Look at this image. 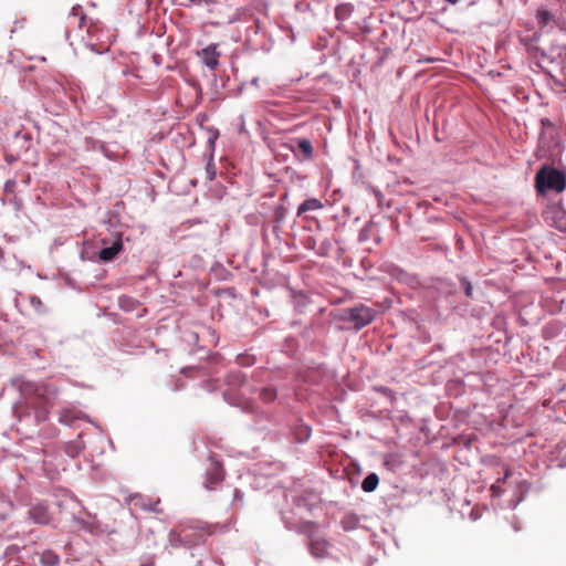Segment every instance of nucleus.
<instances>
[{"mask_svg":"<svg viewBox=\"0 0 566 566\" xmlns=\"http://www.w3.org/2000/svg\"><path fill=\"white\" fill-rule=\"evenodd\" d=\"M349 12V3H340L335 9V14L338 19H344Z\"/></svg>","mask_w":566,"mask_h":566,"instance_id":"nucleus-20","label":"nucleus"},{"mask_svg":"<svg viewBox=\"0 0 566 566\" xmlns=\"http://www.w3.org/2000/svg\"><path fill=\"white\" fill-rule=\"evenodd\" d=\"M552 224L559 231L566 232V211L560 209H553L551 212Z\"/></svg>","mask_w":566,"mask_h":566,"instance_id":"nucleus-13","label":"nucleus"},{"mask_svg":"<svg viewBox=\"0 0 566 566\" xmlns=\"http://www.w3.org/2000/svg\"><path fill=\"white\" fill-rule=\"evenodd\" d=\"M297 148L304 155L306 159L311 158L313 155V146L311 142L306 138L297 140Z\"/></svg>","mask_w":566,"mask_h":566,"instance_id":"nucleus-16","label":"nucleus"},{"mask_svg":"<svg viewBox=\"0 0 566 566\" xmlns=\"http://www.w3.org/2000/svg\"><path fill=\"white\" fill-rule=\"evenodd\" d=\"M473 293L472 285L469 282H465V294L467 296L471 297Z\"/></svg>","mask_w":566,"mask_h":566,"instance_id":"nucleus-25","label":"nucleus"},{"mask_svg":"<svg viewBox=\"0 0 566 566\" xmlns=\"http://www.w3.org/2000/svg\"><path fill=\"white\" fill-rule=\"evenodd\" d=\"M197 54L201 59L202 63L210 70H216L219 65L220 52L217 50V44H210Z\"/></svg>","mask_w":566,"mask_h":566,"instance_id":"nucleus-7","label":"nucleus"},{"mask_svg":"<svg viewBox=\"0 0 566 566\" xmlns=\"http://www.w3.org/2000/svg\"><path fill=\"white\" fill-rule=\"evenodd\" d=\"M377 311L365 305L357 304L353 307L340 310L338 319L342 322L352 323L355 329L359 331L365 326L371 324L376 318Z\"/></svg>","mask_w":566,"mask_h":566,"instance_id":"nucleus-4","label":"nucleus"},{"mask_svg":"<svg viewBox=\"0 0 566 566\" xmlns=\"http://www.w3.org/2000/svg\"><path fill=\"white\" fill-rule=\"evenodd\" d=\"M535 188L541 195L548 190L562 192L566 188V175L554 167L543 166L535 175Z\"/></svg>","mask_w":566,"mask_h":566,"instance_id":"nucleus-3","label":"nucleus"},{"mask_svg":"<svg viewBox=\"0 0 566 566\" xmlns=\"http://www.w3.org/2000/svg\"><path fill=\"white\" fill-rule=\"evenodd\" d=\"M310 434H311V430H310V428H308V427H306V426H303V427H301L300 436H298V438H297V439H298L300 441H305V440H307V439H308Z\"/></svg>","mask_w":566,"mask_h":566,"instance_id":"nucleus-23","label":"nucleus"},{"mask_svg":"<svg viewBox=\"0 0 566 566\" xmlns=\"http://www.w3.org/2000/svg\"><path fill=\"white\" fill-rule=\"evenodd\" d=\"M31 306L38 312L43 313L45 311L44 304L41 298L36 295H31L29 297Z\"/></svg>","mask_w":566,"mask_h":566,"instance_id":"nucleus-19","label":"nucleus"},{"mask_svg":"<svg viewBox=\"0 0 566 566\" xmlns=\"http://www.w3.org/2000/svg\"><path fill=\"white\" fill-rule=\"evenodd\" d=\"M15 186L14 180H8L4 185L6 191H12Z\"/></svg>","mask_w":566,"mask_h":566,"instance_id":"nucleus-24","label":"nucleus"},{"mask_svg":"<svg viewBox=\"0 0 566 566\" xmlns=\"http://www.w3.org/2000/svg\"><path fill=\"white\" fill-rule=\"evenodd\" d=\"M29 516L35 524L40 525L49 524L52 518L49 507L43 503L32 505L29 510Z\"/></svg>","mask_w":566,"mask_h":566,"instance_id":"nucleus-8","label":"nucleus"},{"mask_svg":"<svg viewBox=\"0 0 566 566\" xmlns=\"http://www.w3.org/2000/svg\"><path fill=\"white\" fill-rule=\"evenodd\" d=\"M43 563L49 566H54L59 563V556L53 553H48L43 557Z\"/></svg>","mask_w":566,"mask_h":566,"instance_id":"nucleus-22","label":"nucleus"},{"mask_svg":"<svg viewBox=\"0 0 566 566\" xmlns=\"http://www.w3.org/2000/svg\"><path fill=\"white\" fill-rule=\"evenodd\" d=\"M323 208V203L321 200L316 198H311L305 200L300 207L297 208V216H301L308 211H315Z\"/></svg>","mask_w":566,"mask_h":566,"instance_id":"nucleus-14","label":"nucleus"},{"mask_svg":"<svg viewBox=\"0 0 566 566\" xmlns=\"http://www.w3.org/2000/svg\"><path fill=\"white\" fill-rule=\"evenodd\" d=\"M329 544L323 538H313L310 543L311 554L316 558H324L328 555Z\"/></svg>","mask_w":566,"mask_h":566,"instance_id":"nucleus-12","label":"nucleus"},{"mask_svg":"<svg viewBox=\"0 0 566 566\" xmlns=\"http://www.w3.org/2000/svg\"><path fill=\"white\" fill-rule=\"evenodd\" d=\"M3 256H4V252H3L2 248L0 247V261L3 259Z\"/></svg>","mask_w":566,"mask_h":566,"instance_id":"nucleus-26","label":"nucleus"},{"mask_svg":"<svg viewBox=\"0 0 566 566\" xmlns=\"http://www.w3.org/2000/svg\"><path fill=\"white\" fill-rule=\"evenodd\" d=\"M70 24H77L80 29L88 27L91 24V19L87 18V14L83 10L82 6L76 4L72 8V11L69 15Z\"/></svg>","mask_w":566,"mask_h":566,"instance_id":"nucleus-10","label":"nucleus"},{"mask_svg":"<svg viewBox=\"0 0 566 566\" xmlns=\"http://www.w3.org/2000/svg\"><path fill=\"white\" fill-rule=\"evenodd\" d=\"M207 536V531L200 524L186 523L170 532L169 542L174 547H192L203 543Z\"/></svg>","mask_w":566,"mask_h":566,"instance_id":"nucleus-2","label":"nucleus"},{"mask_svg":"<svg viewBox=\"0 0 566 566\" xmlns=\"http://www.w3.org/2000/svg\"><path fill=\"white\" fill-rule=\"evenodd\" d=\"M122 250H123L122 239L117 238L111 247L104 248L99 251L98 258L103 262H109V261H113Z\"/></svg>","mask_w":566,"mask_h":566,"instance_id":"nucleus-11","label":"nucleus"},{"mask_svg":"<svg viewBox=\"0 0 566 566\" xmlns=\"http://www.w3.org/2000/svg\"><path fill=\"white\" fill-rule=\"evenodd\" d=\"M260 398L264 402H272L276 398V390L272 387H265L260 391Z\"/></svg>","mask_w":566,"mask_h":566,"instance_id":"nucleus-17","label":"nucleus"},{"mask_svg":"<svg viewBox=\"0 0 566 566\" xmlns=\"http://www.w3.org/2000/svg\"><path fill=\"white\" fill-rule=\"evenodd\" d=\"M342 524L344 530H353L357 524V518H355L354 516H345L342 521Z\"/></svg>","mask_w":566,"mask_h":566,"instance_id":"nucleus-21","label":"nucleus"},{"mask_svg":"<svg viewBox=\"0 0 566 566\" xmlns=\"http://www.w3.org/2000/svg\"><path fill=\"white\" fill-rule=\"evenodd\" d=\"M223 480V468L220 462L212 460L209 470L207 471L206 488L212 489Z\"/></svg>","mask_w":566,"mask_h":566,"instance_id":"nucleus-9","label":"nucleus"},{"mask_svg":"<svg viewBox=\"0 0 566 566\" xmlns=\"http://www.w3.org/2000/svg\"><path fill=\"white\" fill-rule=\"evenodd\" d=\"M379 483V478L376 473L368 474L361 482V489L365 492H373Z\"/></svg>","mask_w":566,"mask_h":566,"instance_id":"nucleus-15","label":"nucleus"},{"mask_svg":"<svg viewBox=\"0 0 566 566\" xmlns=\"http://www.w3.org/2000/svg\"><path fill=\"white\" fill-rule=\"evenodd\" d=\"M128 503H132L135 509H140L143 511H154L159 512L157 510V505L160 503V500H153L150 497L143 496L138 493L130 494L127 499Z\"/></svg>","mask_w":566,"mask_h":566,"instance_id":"nucleus-6","label":"nucleus"},{"mask_svg":"<svg viewBox=\"0 0 566 566\" xmlns=\"http://www.w3.org/2000/svg\"><path fill=\"white\" fill-rule=\"evenodd\" d=\"M17 387L21 397L36 409V419L45 420L48 406L56 398L57 389L43 382L17 380Z\"/></svg>","mask_w":566,"mask_h":566,"instance_id":"nucleus-1","label":"nucleus"},{"mask_svg":"<svg viewBox=\"0 0 566 566\" xmlns=\"http://www.w3.org/2000/svg\"><path fill=\"white\" fill-rule=\"evenodd\" d=\"M511 476V470L506 469L504 476L496 480L494 484H492L491 490L494 494H500L502 492L501 484L505 483V481Z\"/></svg>","mask_w":566,"mask_h":566,"instance_id":"nucleus-18","label":"nucleus"},{"mask_svg":"<svg viewBox=\"0 0 566 566\" xmlns=\"http://www.w3.org/2000/svg\"><path fill=\"white\" fill-rule=\"evenodd\" d=\"M537 23L541 30H552L553 28H562L563 22L559 15L546 10L538 9L536 13Z\"/></svg>","mask_w":566,"mask_h":566,"instance_id":"nucleus-5","label":"nucleus"}]
</instances>
